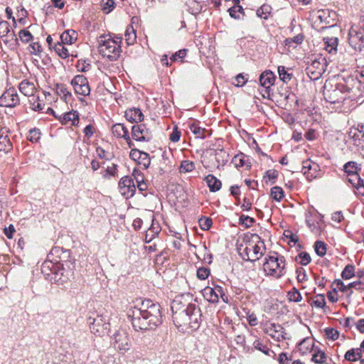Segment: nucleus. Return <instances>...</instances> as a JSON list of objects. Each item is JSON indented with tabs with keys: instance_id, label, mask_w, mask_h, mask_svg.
Returning a JSON list of instances; mask_svg holds the SVG:
<instances>
[{
	"instance_id": "nucleus-2",
	"label": "nucleus",
	"mask_w": 364,
	"mask_h": 364,
	"mask_svg": "<svg viewBox=\"0 0 364 364\" xmlns=\"http://www.w3.org/2000/svg\"><path fill=\"white\" fill-rule=\"evenodd\" d=\"M180 302L174 299L171 310L173 311V319L177 327H185L191 329H196L199 327L201 321V311L198 305L190 303L186 309L181 310Z\"/></svg>"
},
{
	"instance_id": "nucleus-19",
	"label": "nucleus",
	"mask_w": 364,
	"mask_h": 364,
	"mask_svg": "<svg viewBox=\"0 0 364 364\" xmlns=\"http://www.w3.org/2000/svg\"><path fill=\"white\" fill-rule=\"evenodd\" d=\"M126 119L132 122H139L144 119V114L139 108H130L125 112Z\"/></svg>"
},
{
	"instance_id": "nucleus-8",
	"label": "nucleus",
	"mask_w": 364,
	"mask_h": 364,
	"mask_svg": "<svg viewBox=\"0 0 364 364\" xmlns=\"http://www.w3.org/2000/svg\"><path fill=\"white\" fill-rule=\"evenodd\" d=\"M202 292L203 297L210 303H218L220 297L223 301L228 303V296L224 289L220 285H215L214 287H206Z\"/></svg>"
},
{
	"instance_id": "nucleus-43",
	"label": "nucleus",
	"mask_w": 364,
	"mask_h": 364,
	"mask_svg": "<svg viewBox=\"0 0 364 364\" xmlns=\"http://www.w3.org/2000/svg\"><path fill=\"white\" fill-rule=\"evenodd\" d=\"M314 249L316 253L320 256L323 257L326 255V244L321 241H316L314 244Z\"/></svg>"
},
{
	"instance_id": "nucleus-3",
	"label": "nucleus",
	"mask_w": 364,
	"mask_h": 364,
	"mask_svg": "<svg viewBox=\"0 0 364 364\" xmlns=\"http://www.w3.org/2000/svg\"><path fill=\"white\" fill-rule=\"evenodd\" d=\"M350 82H355L352 77H348L344 82H339L336 85L326 82L323 90V95L326 101L330 104L338 105V107H341L344 100L351 97L350 93L353 92V87L350 86Z\"/></svg>"
},
{
	"instance_id": "nucleus-12",
	"label": "nucleus",
	"mask_w": 364,
	"mask_h": 364,
	"mask_svg": "<svg viewBox=\"0 0 364 364\" xmlns=\"http://www.w3.org/2000/svg\"><path fill=\"white\" fill-rule=\"evenodd\" d=\"M19 103V97L14 87L6 90L0 97V106L14 107Z\"/></svg>"
},
{
	"instance_id": "nucleus-26",
	"label": "nucleus",
	"mask_w": 364,
	"mask_h": 364,
	"mask_svg": "<svg viewBox=\"0 0 364 364\" xmlns=\"http://www.w3.org/2000/svg\"><path fill=\"white\" fill-rule=\"evenodd\" d=\"M325 49L329 53H336L337 51L338 38L336 37H325L323 38Z\"/></svg>"
},
{
	"instance_id": "nucleus-5",
	"label": "nucleus",
	"mask_w": 364,
	"mask_h": 364,
	"mask_svg": "<svg viewBox=\"0 0 364 364\" xmlns=\"http://www.w3.org/2000/svg\"><path fill=\"white\" fill-rule=\"evenodd\" d=\"M121 42V37L113 39L109 36H101L98 40L99 53L103 58H106L110 61H114L120 55L121 47L119 44Z\"/></svg>"
},
{
	"instance_id": "nucleus-41",
	"label": "nucleus",
	"mask_w": 364,
	"mask_h": 364,
	"mask_svg": "<svg viewBox=\"0 0 364 364\" xmlns=\"http://www.w3.org/2000/svg\"><path fill=\"white\" fill-rule=\"evenodd\" d=\"M189 127L197 138L204 139L205 137V133L206 130L205 129L198 127L196 124H191Z\"/></svg>"
},
{
	"instance_id": "nucleus-28",
	"label": "nucleus",
	"mask_w": 364,
	"mask_h": 364,
	"mask_svg": "<svg viewBox=\"0 0 364 364\" xmlns=\"http://www.w3.org/2000/svg\"><path fill=\"white\" fill-rule=\"evenodd\" d=\"M215 159L218 165H225L228 161L229 154L223 149L215 151Z\"/></svg>"
},
{
	"instance_id": "nucleus-15",
	"label": "nucleus",
	"mask_w": 364,
	"mask_h": 364,
	"mask_svg": "<svg viewBox=\"0 0 364 364\" xmlns=\"http://www.w3.org/2000/svg\"><path fill=\"white\" fill-rule=\"evenodd\" d=\"M348 41L354 50H362V46L364 43V36L361 30L351 27L348 33Z\"/></svg>"
},
{
	"instance_id": "nucleus-55",
	"label": "nucleus",
	"mask_w": 364,
	"mask_h": 364,
	"mask_svg": "<svg viewBox=\"0 0 364 364\" xmlns=\"http://www.w3.org/2000/svg\"><path fill=\"white\" fill-rule=\"evenodd\" d=\"M114 4L113 0H102V10L105 13H109L114 8Z\"/></svg>"
},
{
	"instance_id": "nucleus-7",
	"label": "nucleus",
	"mask_w": 364,
	"mask_h": 364,
	"mask_svg": "<svg viewBox=\"0 0 364 364\" xmlns=\"http://www.w3.org/2000/svg\"><path fill=\"white\" fill-rule=\"evenodd\" d=\"M88 323L91 332L96 336H104L109 332L110 324L107 314L92 313L88 318Z\"/></svg>"
},
{
	"instance_id": "nucleus-33",
	"label": "nucleus",
	"mask_w": 364,
	"mask_h": 364,
	"mask_svg": "<svg viewBox=\"0 0 364 364\" xmlns=\"http://www.w3.org/2000/svg\"><path fill=\"white\" fill-rule=\"evenodd\" d=\"M31 108L34 111H41L44 107V104L40 102L39 97L33 95L29 99Z\"/></svg>"
},
{
	"instance_id": "nucleus-1",
	"label": "nucleus",
	"mask_w": 364,
	"mask_h": 364,
	"mask_svg": "<svg viewBox=\"0 0 364 364\" xmlns=\"http://www.w3.org/2000/svg\"><path fill=\"white\" fill-rule=\"evenodd\" d=\"M128 317L135 331L152 330L162 323L160 305L149 299L142 301L140 306L129 309Z\"/></svg>"
},
{
	"instance_id": "nucleus-64",
	"label": "nucleus",
	"mask_w": 364,
	"mask_h": 364,
	"mask_svg": "<svg viewBox=\"0 0 364 364\" xmlns=\"http://www.w3.org/2000/svg\"><path fill=\"white\" fill-rule=\"evenodd\" d=\"M355 82H350V86L353 87L358 83H364V70H360L354 79Z\"/></svg>"
},
{
	"instance_id": "nucleus-20",
	"label": "nucleus",
	"mask_w": 364,
	"mask_h": 364,
	"mask_svg": "<svg viewBox=\"0 0 364 364\" xmlns=\"http://www.w3.org/2000/svg\"><path fill=\"white\" fill-rule=\"evenodd\" d=\"M6 133V129L0 130V151L9 152L12 149V144Z\"/></svg>"
},
{
	"instance_id": "nucleus-34",
	"label": "nucleus",
	"mask_w": 364,
	"mask_h": 364,
	"mask_svg": "<svg viewBox=\"0 0 364 364\" xmlns=\"http://www.w3.org/2000/svg\"><path fill=\"white\" fill-rule=\"evenodd\" d=\"M272 7L268 4H263L257 10V16L264 20L268 18L271 13Z\"/></svg>"
},
{
	"instance_id": "nucleus-31",
	"label": "nucleus",
	"mask_w": 364,
	"mask_h": 364,
	"mask_svg": "<svg viewBox=\"0 0 364 364\" xmlns=\"http://www.w3.org/2000/svg\"><path fill=\"white\" fill-rule=\"evenodd\" d=\"M232 164H234L236 168H240V167H249V165L247 164V159H246V156L243 154H240L235 155L232 161Z\"/></svg>"
},
{
	"instance_id": "nucleus-58",
	"label": "nucleus",
	"mask_w": 364,
	"mask_h": 364,
	"mask_svg": "<svg viewBox=\"0 0 364 364\" xmlns=\"http://www.w3.org/2000/svg\"><path fill=\"white\" fill-rule=\"evenodd\" d=\"M240 220H242V224L245 225L246 228L251 227L255 222L254 218L247 215H241Z\"/></svg>"
},
{
	"instance_id": "nucleus-63",
	"label": "nucleus",
	"mask_w": 364,
	"mask_h": 364,
	"mask_svg": "<svg viewBox=\"0 0 364 364\" xmlns=\"http://www.w3.org/2000/svg\"><path fill=\"white\" fill-rule=\"evenodd\" d=\"M269 330L274 333H284V328L281 325L277 323H271L269 327Z\"/></svg>"
},
{
	"instance_id": "nucleus-42",
	"label": "nucleus",
	"mask_w": 364,
	"mask_h": 364,
	"mask_svg": "<svg viewBox=\"0 0 364 364\" xmlns=\"http://www.w3.org/2000/svg\"><path fill=\"white\" fill-rule=\"evenodd\" d=\"M287 297L289 301L294 302H299L302 299L300 292L296 288H293L291 291L288 292Z\"/></svg>"
},
{
	"instance_id": "nucleus-48",
	"label": "nucleus",
	"mask_w": 364,
	"mask_h": 364,
	"mask_svg": "<svg viewBox=\"0 0 364 364\" xmlns=\"http://www.w3.org/2000/svg\"><path fill=\"white\" fill-rule=\"evenodd\" d=\"M18 36L21 41L23 43H28L33 39L32 34L28 31L25 29L19 31Z\"/></svg>"
},
{
	"instance_id": "nucleus-51",
	"label": "nucleus",
	"mask_w": 364,
	"mask_h": 364,
	"mask_svg": "<svg viewBox=\"0 0 364 364\" xmlns=\"http://www.w3.org/2000/svg\"><path fill=\"white\" fill-rule=\"evenodd\" d=\"M333 285L335 286V289H338L348 295V285H346L342 280L336 279L333 282Z\"/></svg>"
},
{
	"instance_id": "nucleus-17",
	"label": "nucleus",
	"mask_w": 364,
	"mask_h": 364,
	"mask_svg": "<svg viewBox=\"0 0 364 364\" xmlns=\"http://www.w3.org/2000/svg\"><path fill=\"white\" fill-rule=\"evenodd\" d=\"M348 181L356 189V194L364 196V181L360 178L358 172L347 176Z\"/></svg>"
},
{
	"instance_id": "nucleus-47",
	"label": "nucleus",
	"mask_w": 364,
	"mask_h": 364,
	"mask_svg": "<svg viewBox=\"0 0 364 364\" xmlns=\"http://www.w3.org/2000/svg\"><path fill=\"white\" fill-rule=\"evenodd\" d=\"M243 11V9L240 5H235L228 9L230 16L235 19L240 18V14Z\"/></svg>"
},
{
	"instance_id": "nucleus-50",
	"label": "nucleus",
	"mask_w": 364,
	"mask_h": 364,
	"mask_svg": "<svg viewBox=\"0 0 364 364\" xmlns=\"http://www.w3.org/2000/svg\"><path fill=\"white\" fill-rule=\"evenodd\" d=\"M326 355L323 351H318L316 353L312 358V360L316 363H324L326 361Z\"/></svg>"
},
{
	"instance_id": "nucleus-40",
	"label": "nucleus",
	"mask_w": 364,
	"mask_h": 364,
	"mask_svg": "<svg viewBox=\"0 0 364 364\" xmlns=\"http://www.w3.org/2000/svg\"><path fill=\"white\" fill-rule=\"evenodd\" d=\"M271 196L276 201H280L284 196L282 188L279 186H274L271 188Z\"/></svg>"
},
{
	"instance_id": "nucleus-14",
	"label": "nucleus",
	"mask_w": 364,
	"mask_h": 364,
	"mask_svg": "<svg viewBox=\"0 0 364 364\" xmlns=\"http://www.w3.org/2000/svg\"><path fill=\"white\" fill-rule=\"evenodd\" d=\"M119 189L121 194L125 198L132 197L136 191L133 178L129 176L122 177L119 182Z\"/></svg>"
},
{
	"instance_id": "nucleus-35",
	"label": "nucleus",
	"mask_w": 364,
	"mask_h": 364,
	"mask_svg": "<svg viewBox=\"0 0 364 364\" xmlns=\"http://www.w3.org/2000/svg\"><path fill=\"white\" fill-rule=\"evenodd\" d=\"M65 44L62 43H58L54 46V50L55 53L62 58L65 59L69 56V52L67 48L65 47Z\"/></svg>"
},
{
	"instance_id": "nucleus-61",
	"label": "nucleus",
	"mask_w": 364,
	"mask_h": 364,
	"mask_svg": "<svg viewBox=\"0 0 364 364\" xmlns=\"http://www.w3.org/2000/svg\"><path fill=\"white\" fill-rule=\"evenodd\" d=\"M143 153L144 151H141L139 149H132L130 151L129 156L132 160L137 161Z\"/></svg>"
},
{
	"instance_id": "nucleus-11",
	"label": "nucleus",
	"mask_w": 364,
	"mask_h": 364,
	"mask_svg": "<svg viewBox=\"0 0 364 364\" xmlns=\"http://www.w3.org/2000/svg\"><path fill=\"white\" fill-rule=\"evenodd\" d=\"M71 85L77 95L87 96L90 92L87 79L83 75H76L72 80Z\"/></svg>"
},
{
	"instance_id": "nucleus-25",
	"label": "nucleus",
	"mask_w": 364,
	"mask_h": 364,
	"mask_svg": "<svg viewBox=\"0 0 364 364\" xmlns=\"http://www.w3.org/2000/svg\"><path fill=\"white\" fill-rule=\"evenodd\" d=\"M77 33L74 30H68L60 35L61 43L71 45L77 39Z\"/></svg>"
},
{
	"instance_id": "nucleus-62",
	"label": "nucleus",
	"mask_w": 364,
	"mask_h": 364,
	"mask_svg": "<svg viewBox=\"0 0 364 364\" xmlns=\"http://www.w3.org/2000/svg\"><path fill=\"white\" fill-rule=\"evenodd\" d=\"M278 173L276 170L272 169L268 170L265 172V174L264 176V178H267L269 181L274 180L277 178Z\"/></svg>"
},
{
	"instance_id": "nucleus-13",
	"label": "nucleus",
	"mask_w": 364,
	"mask_h": 364,
	"mask_svg": "<svg viewBox=\"0 0 364 364\" xmlns=\"http://www.w3.org/2000/svg\"><path fill=\"white\" fill-rule=\"evenodd\" d=\"M132 139L139 141H149L152 135L144 124H135L132 128Z\"/></svg>"
},
{
	"instance_id": "nucleus-53",
	"label": "nucleus",
	"mask_w": 364,
	"mask_h": 364,
	"mask_svg": "<svg viewBox=\"0 0 364 364\" xmlns=\"http://www.w3.org/2000/svg\"><path fill=\"white\" fill-rule=\"evenodd\" d=\"M10 32V25L6 21L0 22V36L1 37L6 36Z\"/></svg>"
},
{
	"instance_id": "nucleus-57",
	"label": "nucleus",
	"mask_w": 364,
	"mask_h": 364,
	"mask_svg": "<svg viewBox=\"0 0 364 364\" xmlns=\"http://www.w3.org/2000/svg\"><path fill=\"white\" fill-rule=\"evenodd\" d=\"M299 257L300 259V263L302 265H307L311 260L309 254L306 252H301L299 253Z\"/></svg>"
},
{
	"instance_id": "nucleus-39",
	"label": "nucleus",
	"mask_w": 364,
	"mask_h": 364,
	"mask_svg": "<svg viewBox=\"0 0 364 364\" xmlns=\"http://www.w3.org/2000/svg\"><path fill=\"white\" fill-rule=\"evenodd\" d=\"M278 73L279 78L282 81L285 83L289 82L292 77V74L289 73L284 66H279L278 67Z\"/></svg>"
},
{
	"instance_id": "nucleus-27",
	"label": "nucleus",
	"mask_w": 364,
	"mask_h": 364,
	"mask_svg": "<svg viewBox=\"0 0 364 364\" xmlns=\"http://www.w3.org/2000/svg\"><path fill=\"white\" fill-rule=\"evenodd\" d=\"M348 361L354 362L362 358L361 350L360 348H352L348 350L344 356Z\"/></svg>"
},
{
	"instance_id": "nucleus-46",
	"label": "nucleus",
	"mask_w": 364,
	"mask_h": 364,
	"mask_svg": "<svg viewBox=\"0 0 364 364\" xmlns=\"http://www.w3.org/2000/svg\"><path fill=\"white\" fill-rule=\"evenodd\" d=\"M343 170L348 174L347 176L353 174L357 172V164L354 161H349L344 165Z\"/></svg>"
},
{
	"instance_id": "nucleus-4",
	"label": "nucleus",
	"mask_w": 364,
	"mask_h": 364,
	"mask_svg": "<svg viewBox=\"0 0 364 364\" xmlns=\"http://www.w3.org/2000/svg\"><path fill=\"white\" fill-rule=\"evenodd\" d=\"M239 248L243 259L256 261L264 254L265 249L264 242L257 235H252L250 240H244Z\"/></svg>"
},
{
	"instance_id": "nucleus-22",
	"label": "nucleus",
	"mask_w": 364,
	"mask_h": 364,
	"mask_svg": "<svg viewBox=\"0 0 364 364\" xmlns=\"http://www.w3.org/2000/svg\"><path fill=\"white\" fill-rule=\"evenodd\" d=\"M205 181L211 192H216L221 188V181L212 174L205 176Z\"/></svg>"
},
{
	"instance_id": "nucleus-60",
	"label": "nucleus",
	"mask_w": 364,
	"mask_h": 364,
	"mask_svg": "<svg viewBox=\"0 0 364 364\" xmlns=\"http://www.w3.org/2000/svg\"><path fill=\"white\" fill-rule=\"evenodd\" d=\"M186 49H182L175 53L171 58V61H176L178 59H183L186 55Z\"/></svg>"
},
{
	"instance_id": "nucleus-6",
	"label": "nucleus",
	"mask_w": 364,
	"mask_h": 364,
	"mask_svg": "<svg viewBox=\"0 0 364 364\" xmlns=\"http://www.w3.org/2000/svg\"><path fill=\"white\" fill-rule=\"evenodd\" d=\"M284 269L285 259L283 256L274 254L265 258L263 269L266 275L280 278L285 274Z\"/></svg>"
},
{
	"instance_id": "nucleus-45",
	"label": "nucleus",
	"mask_w": 364,
	"mask_h": 364,
	"mask_svg": "<svg viewBox=\"0 0 364 364\" xmlns=\"http://www.w3.org/2000/svg\"><path fill=\"white\" fill-rule=\"evenodd\" d=\"M313 304L316 308L322 309L326 305V300L324 294H317L313 300Z\"/></svg>"
},
{
	"instance_id": "nucleus-16",
	"label": "nucleus",
	"mask_w": 364,
	"mask_h": 364,
	"mask_svg": "<svg viewBox=\"0 0 364 364\" xmlns=\"http://www.w3.org/2000/svg\"><path fill=\"white\" fill-rule=\"evenodd\" d=\"M114 348L122 353L127 352L130 348V340L124 332H117L114 334Z\"/></svg>"
},
{
	"instance_id": "nucleus-30",
	"label": "nucleus",
	"mask_w": 364,
	"mask_h": 364,
	"mask_svg": "<svg viewBox=\"0 0 364 364\" xmlns=\"http://www.w3.org/2000/svg\"><path fill=\"white\" fill-rule=\"evenodd\" d=\"M56 92L66 102L70 100L72 97L66 85L63 84L57 85Z\"/></svg>"
},
{
	"instance_id": "nucleus-29",
	"label": "nucleus",
	"mask_w": 364,
	"mask_h": 364,
	"mask_svg": "<svg viewBox=\"0 0 364 364\" xmlns=\"http://www.w3.org/2000/svg\"><path fill=\"white\" fill-rule=\"evenodd\" d=\"M125 41L127 45H134L136 40V31L132 26H129L124 33Z\"/></svg>"
},
{
	"instance_id": "nucleus-24",
	"label": "nucleus",
	"mask_w": 364,
	"mask_h": 364,
	"mask_svg": "<svg viewBox=\"0 0 364 364\" xmlns=\"http://www.w3.org/2000/svg\"><path fill=\"white\" fill-rule=\"evenodd\" d=\"M112 132L114 136L117 138L124 139L126 136L128 137L129 131L127 127L121 123H117L112 127Z\"/></svg>"
},
{
	"instance_id": "nucleus-18",
	"label": "nucleus",
	"mask_w": 364,
	"mask_h": 364,
	"mask_svg": "<svg viewBox=\"0 0 364 364\" xmlns=\"http://www.w3.org/2000/svg\"><path fill=\"white\" fill-rule=\"evenodd\" d=\"M274 75L269 70L262 73L259 77L260 85L264 87L265 91L267 92H269L270 87L274 84Z\"/></svg>"
},
{
	"instance_id": "nucleus-9",
	"label": "nucleus",
	"mask_w": 364,
	"mask_h": 364,
	"mask_svg": "<svg viewBox=\"0 0 364 364\" xmlns=\"http://www.w3.org/2000/svg\"><path fill=\"white\" fill-rule=\"evenodd\" d=\"M348 134L353 140V146L364 158V125L359 124L357 127H352Z\"/></svg>"
},
{
	"instance_id": "nucleus-32",
	"label": "nucleus",
	"mask_w": 364,
	"mask_h": 364,
	"mask_svg": "<svg viewBox=\"0 0 364 364\" xmlns=\"http://www.w3.org/2000/svg\"><path fill=\"white\" fill-rule=\"evenodd\" d=\"M312 161L310 159L306 160L303 161L301 172L304 175L306 176L308 179L314 178V173L311 171V168L312 167Z\"/></svg>"
},
{
	"instance_id": "nucleus-52",
	"label": "nucleus",
	"mask_w": 364,
	"mask_h": 364,
	"mask_svg": "<svg viewBox=\"0 0 364 364\" xmlns=\"http://www.w3.org/2000/svg\"><path fill=\"white\" fill-rule=\"evenodd\" d=\"M296 279L298 282L303 283L307 280V275L304 268L300 267L296 269Z\"/></svg>"
},
{
	"instance_id": "nucleus-38",
	"label": "nucleus",
	"mask_w": 364,
	"mask_h": 364,
	"mask_svg": "<svg viewBox=\"0 0 364 364\" xmlns=\"http://www.w3.org/2000/svg\"><path fill=\"white\" fill-rule=\"evenodd\" d=\"M253 346L255 349L262 352L267 355H270V353L274 354V351L271 350L266 345L263 344L259 340H255L253 342Z\"/></svg>"
},
{
	"instance_id": "nucleus-54",
	"label": "nucleus",
	"mask_w": 364,
	"mask_h": 364,
	"mask_svg": "<svg viewBox=\"0 0 364 364\" xmlns=\"http://www.w3.org/2000/svg\"><path fill=\"white\" fill-rule=\"evenodd\" d=\"M353 288L358 289V290L364 289L363 285L360 281H356V282L349 283L348 284V295H351L353 294V290H352Z\"/></svg>"
},
{
	"instance_id": "nucleus-37",
	"label": "nucleus",
	"mask_w": 364,
	"mask_h": 364,
	"mask_svg": "<svg viewBox=\"0 0 364 364\" xmlns=\"http://www.w3.org/2000/svg\"><path fill=\"white\" fill-rule=\"evenodd\" d=\"M195 164L188 160L182 161L180 166L181 173H189L195 169Z\"/></svg>"
},
{
	"instance_id": "nucleus-44",
	"label": "nucleus",
	"mask_w": 364,
	"mask_h": 364,
	"mask_svg": "<svg viewBox=\"0 0 364 364\" xmlns=\"http://www.w3.org/2000/svg\"><path fill=\"white\" fill-rule=\"evenodd\" d=\"M137 162L143 168L146 169L151 163L149 155L147 153L144 152Z\"/></svg>"
},
{
	"instance_id": "nucleus-21",
	"label": "nucleus",
	"mask_w": 364,
	"mask_h": 364,
	"mask_svg": "<svg viewBox=\"0 0 364 364\" xmlns=\"http://www.w3.org/2000/svg\"><path fill=\"white\" fill-rule=\"evenodd\" d=\"M19 90L22 94L29 97L33 96L36 92V87L33 83L28 80H23L19 85Z\"/></svg>"
},
{
	"instance_id": "nucleus-23",
	"label": "nucleus",
	"mask_w": 364,
	"mask_h": 364,
	"mask_svg": "<svg viewBox=\"0 0 364 364\" xmlns=\"http://www.w3.org/2000/svg\"><path fill=\"white\" fill-rule=\"evenodd\" d=\"M62 124L65 125L75 126L79 122L78 114L77 112H69L64 114L62 119Z\"/></svg>"
},
{
	"instance_id": "nucleus-10",
	"label": "nucleus",
	"mask_w": 364,
	"mask_h": 364,
	"mask_svg": "<svg viewBox=\"0 0 364 364\" xmlns=\"http://www.w3.org/2000/svg\"><path fill=\"white\" fill-rule=\"evenodd\" d=\"M321 61L319 60H314L306 68V73L311 80H318L326 70V60L321 58Z\"/></svg>"
},
{
	"instance_id": "nucleus-56",
	"label": "nucleus",
	"mask_w": 364,
	"mask_h": 364,
	"mask_svg": "<svg viewBox=\"0 0 364 364\" xmlns=\"http://www.w3.org/2000/svg\"><path fill=\"white\" fill-rule=\"evenodd\" d=\"M210 274V269L205 267H200L197 270V277L201 280H204Z\"/></svg>"
},
{
	"instance_id": "nucleus-49",
	"label": "nucleus",
	"mask_w": 364,
	"mask_h": 364,
	"mask_svg": "<svg viewBox=\"0 0 364 364\" xmlns=\"http://www.w3.org/2000/svg\"><path fill=\"white\" fill-rule=\"evenodd\" d=\"M326 335L328 339L336 341L339 337V332L333 328H327L325 329Z\"/></svg>"
},
{
	"instance_id": "nucleus-36",
	"label": "nucleus",
	"mask_w": 364,
	"mask_h": 364,
	"mask_svg": "<svg viewBox=\"0 0 364 364\" xmlns=\"http://www.w3.org/2000/svg\"><path fill=\"white\" fill-rule=\"evenodd\" d=\"M355 276V266L348 264L341 272V277L343 279H350Z\"/></svg>"
},
{
	"instance_id": "nucleus-59",
	"label": "nucleus",
	"mask_w": 364,
	"mask_h": 364,
	"mask_svg": "<svg viewBox=\"0 0 364 364\" xmlns=\"http://www.w3.org/2000/svg\"><path fill=\"white\" fill-rule=\"evenodd\" d=\"M212 223V220L210 218H204L199 220L200 227L205 230L210 229Z\"/></svg>"
}]
</instances>
